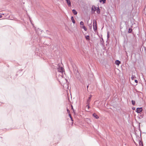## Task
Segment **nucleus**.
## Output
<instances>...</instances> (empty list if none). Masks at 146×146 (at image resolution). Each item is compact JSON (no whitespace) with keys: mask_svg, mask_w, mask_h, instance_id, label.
<instances>
[{"mask_svg":"<svg viewBox=\"0 0 146 146\" xmlns=\"http://www.w3.org/2000/svg\"><path fill=\"white\" fill-rule=\"evenodd\" d=\"M36 31V33L39 35L41 34L43 31L42 30H41L39 28H34Z\"/></svg>","mask_w":146,"mask_h":146,"instance_id":"obj_1","label":"nucleus"},{"mask_svg":"<svg viewBox=\"0 0 146 146\" xmlns=\"http://www.w3.org/2000/svg\"><path fill=\"white\" fill-rule=\"evenodd\" d=\"M143 111V109L142 107L137 108H136L135 111L138 113L141 114L142 112Z\"/></svg>","mask_w":146,"mask_h":146,"instance_id":"obj_2","label":"nucleus"},{"mask_svg":"<svg viewBox=\"0 0 146 146\" xmlns=\"http://www.w3.org/2000/svg\"><path fill=\"white\" fill-rule=\"evenodd\" d=\"M91 10L92 11H93V12H94L97 10V7L94 5H93L92 6Z\"/></svg>","mask_w":146,"mask_h":146,"instance_id":"obj_3","label":"nucleus"},{"mask_svg":"<svg viewBox=\"0 0 146 146\" xmlns=\"http://www.w3.org/2000/svg\"><path fill=\"white\" fill-rule=\"evenodd\" d=\"M66 1L67 5L68 6L70 7L71 6V2L70 0H65Z\"/></svg>","mask_w":146,"mask_h":146,"instance_id":"obj_4","label":"nucleus"},{"mask_svg":"<svg viewBox=\"0 0 146 146\" xmlns=\"http://www.w3.org/2000/svg\"><path fill=\"white\" fill-rule=\"evenodd\" d=\"M92 115L96 119H98L99 118V117L95 113H93Z\"/></svg>","mask_w":146,"mask_h":146,"instance_id":"obj_5","label":"nucleus"},{"mask_svg":"<svg viewBox=\"0 0 146 146\" xmlns=\"http://www.w3.org/2000/svg\"><path fill=\"white\" fill-rule=\"evenodd\" d=\"M58 71H59V72L63 73V72L64 71V70L63 68L62 67H60L59 69L58 68Z\"/></svg>","mask_w":146,"mask_h":146,"instance_id":"obj_6","label":"nucleus"},{"mask_svg":"<svg viewBox=\"0 0 146 146\" xmlns=\"http://www.w3.org/2000/svg\"><path fill=\"white\" fill-rule=\"evenodd\" d=\"M121 62L118 60H116L115 62V64L116 65H119V64L121 63Z\"/></svg>","mask_w":146,"mask_h":146,"instance_id":"obj_7","label":"nucleus"},{"mask_svg":"<svg viewBox=\"0 0 146 146\" xmlns=\"http://www.w3.org/2000/svg\"><path fill=\"white\" fill-rule=\"evenodd\" d=\"M72 29V28H66V30H67L68 31V32L70 33H71L72 32V31H71V29Z\"/></svg>","mask_w":146,"mask_h":146,"instance_id":"obj_8","label":"nucleus"},{"mask_svg":"<svg viewBox=\"0 0 146 146\" xmlns=\"http://www.w3.org/2000/svg\"><path fill=\"white\" fill-rule=\"evenodd\" d=\"M100 44L102 45H104V41L102 37L100 39Z\"/></svg>","mask_w":146,"mask_h":146,"instance_id":"obj_9","label":"nucleus"},{"mask_svg":"<svg viewBox=\"0 0 146 146\" xmlns=\"http://www.w3.org/2000/svg\"><path fill=\"white\" fill-rule=\"evenodd\" d=\"M85 36L86 40L89 41L90 40V36L89 35Z\"/></svg>","mask_w":146,"mask_h":146,"instance_id":"obj_10","label":"nucleus"},{"mask_svg":"<svg viewBox=\"0 0 146 146\" xmlns=\"http://www.w3.org/2000/svg\"><path fill=\"white\" fill-rule=\"evenodd\" d=\"M72 12L74 15H76L77 14V12L74 9H73L72 10Z\"/></svg>","mask_w":146,"mask_h":146,"instance_id":"obj_11","label":"nucleus"},{"mask_svg":"<svg viewBox=\"0 0 146 146\" xmlns=\"http://www.w3.org/2000/svg\"><path fill=\"white\" fill-rule=\"evenodd\" d=\"M139 146H143L142 142L140 140H139Z\"/></svg>","mask_w":146,"mask_h":146,"instance_id":"obj_12","label":"nucleus"},{"mask_svg":"<svg viewBox=\"0 0 146 146\" xmlns=\"http://www.w3.org/2000/svg\"><path fill=\"white\" fill-rule=\"evenodd\" d=\"M100 3H102L103 4H104L106 3V0H100Z\"/></svg>","mask_w":146,"mask_h":146,"instance_id":"obj_13","label":"nucleus"},{"mask_svg":"<svg viewBox=\"0 0 146 146\" xmlns=\"http://www.w3.org/2000/svg\"><path fill=\"white\" fill-rule=\"evenodd\" d=\"M71 20L72 22V23L74 24L75 23V21L74 20V18L73 17H71Z\"/></svg>","mask_w":146,"mask_h":146,"instance_id":"obj_14","label":"nucleus"},{"mask_svg":"<svg viewBox=\"0 0 146 146\" xmlns=\"http://www.w3.org/2000/svg\"><path fill=\"white\" fill-rule=\"evenodd\" d=\"M84 22L82 21H81L80 22V25H82V27H86L84 25Z\"/></svg>","mask_w":146,"mask_h":146,"instance_id":"obj_15","label":"nucleus"},{"mask_svg":"<svg viewBox=\"0 0 146 146\" xmlns=\"http://www.w3.org/2000/svg\"><path fill=\"white\" fill-rule=\"evenodd\" d=\"M132 29H131V28H129L128 29V33H131L132 32Z\"/></svg>","mask_w":146,"mask_h":146,"instance_id":"obj_16","label":"nucleus"},{"mask_svg":"<svg viewBox=\"0 0 146 146\" xmlns=\"http://www.w3.org/2000/svg\"><path fill=\"white\" fill-rule=\"evenodd\" d=\"M92 97V96L91 95L89 97L88 100H87V104H88V103L90 102V100Z\"/></svg>","mask_w":146,"mask_h":146,"instance_id":"obj_17","label":"nucleus"},{"mask_svg":"<svg viewBox=\"0 0 146 146\" xmlns=\"http://www.w3.org/2000/svg\"><path fill=\"white\" fill-rule=\"evenodd\" d=\"M97 12L98 13H100V9H99V7H98L97 8Z\"/></svg>","mask_w":146,"mask_h":146,"instance_id":"obj_18","label":"nucleus"},{"mask_svg":"<svg viewBox=\"0 0 146 146\" xmlns=\"http://www.w3.org/2000/svg\"><path fill=\"white\" fill-rule=\"evenodd\" d=\"M71 109L72 110L73 113H75V110H74V109L73 108V106L72 105H71Z\"/></svg>","mask_w":146,"mask_h":146,"instance_id":"obj_19","label":"nucleus"},{"mask_svg":"<svg viewBox=\"0 0 146 146\" xmlns=\"http://www.w3.org/2000/svg\"><path fill=\"white\" fill-rule=\"evenodd\" d=\"M131 103H132V104L133 105H134L135 104V101L134 100H131Z\"/></svg>","mask_w":146,"mask_h":146,"instance_id":"obj_20","label":"nucleus"},{"mask_svg":"<svg viewBox=\"0 0 146 146\" xmlns=\"http://www.w3.org/2000/svg\"><path fill=\"white\" fill-rule=\"evenodd\" d=\"M136 78V77L133 75H132V76L131 77V78L132 80H133L134 78Z\"/></svg>","mask_w":146,"mask_h":146,"instance_id":"obj_21","label":"nucleus"},{"mask_svg":"<svg viewBox=\"0 0 146 146\" xmlns=\"http://www.w3.org/2000/svg\"><path fill=\"white\" fill-rule=\"evenodd\" d=\"M107 38L108 39L110 37V36L109 35V32H108V34H107Z\"/></svg>","mask_w":146,"mask_h":146,"instance_id":"obj_22","label":"nucleus"},{"mask_svg":"<svg viewBox=\"0 0 146 146\" xmlns=\"http://www.w3.org/2000/svg\"><path fill=\"white\" fill-rule=\"evenodd\" d=\"M67 112L68 113H70V110L68 109V108L67 109Z\"/></svg>","mask_w":146,"mask_h":146,"instance_id":"obj_23","label":"nucleus"},{"mask_svg":"<svg viewBox=\"0 0 146 146\" xmlns=\"http://www.w3.org/2000/svg\"><path fill=\"white\" fill-rule=\"evenodd\" d=\"M94 31L96 32V31L97 30L98 28H93Z\"/></svg>","mask_w":146,"mask_h":146,"instance_id":"obj_24","label":"nucleus"},{"mask_svg":"<svg viewBox=\"0 0 146 146\" xmlns=\"http://www.w3.org/2000/svg\"><path fill=\"white\" fill-rule=\"evenodd\" d=\"M88 104L86 106L87 107H88V109H89L90 108V107L89 105V103L88 102V103L87 104Z\"/></svg>","mask_w":146,"mask_h":146,"instance_id":"obj_25","label":"nucleus"},{"mask_svg":"<svg viewBox=\"0 0 146 146\" xmlns=\"http://www.w3.org/2000/svg\"><path fill=\"white\" fill-rule=\"evenodd\" d=\"M82 29H84V30L86 31L87 30V28H82Z\"/></svg>","mask_w":146,"mask_h":146,"instance_id":"obj_26","label":"nucleus"},{"mask_svg":"<svg viewBox=\"0 0 146 146\" xmlns=\"http://www.w3.org/2000/svg\"><path fill=\"white\" fill-rule=\"evenodd\" d=\"M135 82L136 83H138V81L137 80H135Z\"/></svg>","mask_w":146,"mask_h":146,"instance_id":"obj_27","label":"nucleus"},{"mask_svg":"<svg viewBox=\"0 0 146 146\" xmlns=\"http://www.w3.org/2000/svg\"><path fill=\"white\" fill-rule=\"evenodd\" d=\"M140 117H141V118H142L143 117V114H141V115H140Z\"/></svg>","mask_w":146,"mask_h":146,"instance_id":"obj_28","label":"nucleus"},{"mask_svg":"<svg viewBox=\"0 0 146 146\" xmlns=\"http://www.w3.org/2000/svg\"><path fill=\"white\" fill-rule=\"evenodd\" d=\"M132 109L133 110H135V107H132Z\"/></svg>","mask_w":146,"mask_h":146,"instance_id":"obj_29","label":"nucleus"},{"mask_svg":"<svg viewBox=\"0 0 146 146\" xmlns=\"http://www.w3.org/2000/svg\"><path fill=\"white\" fill-rule=\"evenodd\" d=\"M69 117H70V118L72 117V116H71V114H70V113H69Z\"/></svg>","mask_w":146,"mask_h":146,"instance_id":"obj_30","label":"nucleus"},{"mask_svg":"<svg viewBox=\"0 0 146 146\" xmlns=\"http://www.w3.org/2000/svg\"><path fill=\"white\" fill-rule=\"evenodd\" d=\"M95 27H94V25H93V27H97V25L96 24V25L95 26Z\"/></svg>","mask_w":146,"mask_h":146,"instance_id":"obj_31","label":"nucleus"},{"mask_svg":"<svg viewBox=\"0 0 146 146\" xmlns=\"http://www.w3.org/2000/svg\"><path fill=\"white\" fill-rule=\"evenodd\" d=\"M22 69H20V70H19V72H21V71H22Z\"/></svg>","mask_w":146,"mask_h":146,"instance_id":"obj_32","label":"nucleus"},{"mask_svg":"<svg viewBox=\"0 0 146 146\" xmlns=\"http://www.w3.org/2000/svg\"><path fill=\"white\" fill-rule=\"evenodd\" d=\"M70 119L72 121H73V120L72 117L70 118Z\"/></svg>","mask_w":146,"mask_h":146,"instance_id":"obj_33","label":"nucleus"},{"mask_svg":"<svg viewBox=\"0 0 146 146\" xmlns=\"http://www.w3.org/2000/svg\"><path fill=\"white\" fill-rule=\"evenodd\" d=\"M121 24H122V23H124V24H126V23L124 22H121Z\"/></svg>","mask_w":146,"mask_h":146,"instance_id":"obj_34","label":"nucleus"},{"mask_svg":"<svg viewBox=\"0 0 146 146\" xmlns=\"http://www.w3.org/2000/svg\"><path fill=\"white\" fill-rule=\"evenodd\" d=\"M143 79H144V80L145 82H146V80H145V78H143Z\"/></svg>","mask_w":146,"mask_h":146,"instance_id":"obj_35","label":"nucleus"},{"mask_svg":"<svg viewBox=\"0 0 146 146\" xmlns=\"http://www.w3.org/2000/svg\"><path fill=\"white\" fill-rule=\"evenodd\" d=\"M2 16L1 15H0V18L2 17Z\"/></svg>","mask_w":146,"mask_h":146,"instance_id":"obj_36","label":"nucleus"},{"mask_svg":"<svg viewBox=\"0 0 146 146\" xmlns=\"http://www.w3.org/2000/svg\"><path fill=\"white\" fill-rule=\"evenodd\" d=\"M120 28L122 27L121 26V25H120Z\"/></svg>","mask_w":146,"mask_h":146,"instance_id":"obj_37","label":"nucleus"},{"mask_svg":"<svg viewBox=\"0 0 146 146\" xmlns=\"http://www.w3.org/2000/svg\"><path fill=\"white\" fill-rule=\"evenodd\" d=\"M88 86H87V89L88 88Z\"/></svg>","mask_w":146,"mask_h":146,"instance_id":"obj_38","label":"nucleus"},{"mask_svg":"<svg viewBox=\"0 0 146 146\" xmlns=\"http://www.w3.org/2000/svg\"><path fill=\"white\" fill-rule=\"evenodd\" d=\"M139 119H141V118H140V117H139Z\"/></svg>","mask_w":146,"mask_h":146,"instance_id":"obj_39","label":"nucleus"},{"mask_svg":"<svg viewBox=\"0 0 146 146\" xmlns=\"http://www.w3.org/2000/svg\"><path fill=\"white\" fill-rule=\"evenodd\" d=\"M103 28H102V30Z\"/></svg>","mask_w":146,"mask_h":146,"instance_id":"obj_40","label":"nucleus"}]
</instances>
